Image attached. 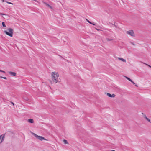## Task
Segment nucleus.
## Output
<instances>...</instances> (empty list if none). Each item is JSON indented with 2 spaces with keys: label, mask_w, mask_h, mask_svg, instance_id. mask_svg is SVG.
Here are the masks:
<instances>
[{
  "label": "nucleus",
  "mask_w": 151,
  "mask_h": 151,
  "mask_svg": "<svg viewBox=\"0 0 151 151\" xmlns=\"http://www.w3.org/2000/svg\"><path fill=\"white\" fill-rule=\"evenodd\" d=\"M0 72H5L4 71L2 70H0Z\"/></svg>",
  "instance_id": "a878e982"
},
{
  "label": "nucleus",
  "mask_w": 151,
  "mask_h": 151,
  "mask_svg": "<svg viewBox=\"0 0 151 151\" xmlns=\"http://www.w3.org/2000/svg\"><path fill=\"white\" fill-rule=\"evenodd\" d=\"M31 133L36 138L39 140L42 141L43 140H46V139L43 137L38 136L37 134L33 133L32 132H31Z\"/></svg>",
  "instance_id": "7ed1b4c3"
},
{
  "label": "nucleus",
  "mask_w": 151,
  "mask_h": 151,
  "mask_svg": "<svg viewBox=\"0 0 151 151\" xmlns=\"http://www.w3.org/2000/svg\"><path fill=\"white\" fill-rule=\"evenodd\" d=\"M28 122L30 123H33V122H34V121H33V119H29L28 120Z\"/></svg>",
  "instance_id": "9d476101"
},
{
  "label": "nucleus",
  "mask_w": 151,
  "mask_h": 151,
  "mask_svg": "<svg viewBox=\"0 0 151 151\" xmlns=\"http://www.w3.org/2000/svg\"><path fill=\"white\" fill-rule=\"evenodd\" d=\"M145 64L147 65H148V66H149V67H150V68H151V66H150V65H147V64Z\"/></svg>",
  "instance_id": "393cba45"
},
{
  "label": "nucleus",
  "mask_w": 151,
  "mask_h": 151,
  "mask_svg": "<svg viewBox=\"0 0 151 151\" xmlns=\"http://www.w3.org/2000/svg\"><path fill=\"white\" fill-rule=\"evenodd\" d=\"M135 86H136V87H138V86H137V84H136V85H135Z\"/></svg>",
  "instance_id": "cd10ccee"
},
{
  "label": "nucleus",
  "mask_w": 151,
  "mask_h": 151,
  "mask_svg": "<svg viewBox=\"0 0 151 151\" xmlns=\"http://www.w3.org/2000/svg\"><path fill=\"white\" fill-rule=\"evenodd\" d=\"M142 114H144L143 113H142Z\"/></svg>",
  "instance_id": "473e14b6"
},
{
  "label": "nucleus",
  "mask_w": 151,
  "mask_h": 151,
  "mask_svg": "<svg viewBox=\"0 0 151 151\" xmlns=\"http://www.w3.org/2000/svg\"><path fill=\"white\" fill-rule=\"evenodd\" d=\"M96 29V30H98V29Z\"/></svg>",
  "instance_id": "7c9ffc66"
},
{
  "label": "nucleus",
  "mask_w": 151,
  "mask_h": 151,
  "mask_svg": "<svg viewBox=\"0 0 151 151\" xmlns=\"http://www.w3.org/2000/svg\"><path fill=\"white\" fill-rule=\"evenodd\" d=\"M2 2H3L5 1H4V0H2Z\"/></svg>",
  "instance_id": "c85d7f7f"
},
{
  "label": "nucleus",
  "mask_w": 151,
  "mask_h": 151,
  "mask_svg": "<svg viewBox=\"0 0 151 151\" xmlns=\"http://www.w3.org/2000/svg\"><path fill=\"white\" fill-rule=\"evenodd\" d=\"M0 15H6V14H3V13H1Z\"/></svg>",
  "instance_id": "4be33fe9"
},
{
  "label": "nucleus",
  "mask_w": 151,
  "mask_h": 151,
  "mask_svg": "<svg viewBox=\"0 0 151 151\" xmlns=\"http://www.w3.org/2000/svg\"><path fill=\"white\" fill-rule=\"evenodd\" d=\"M7 3L13 4L10 2L6 1Z\"/></svg>",
  "instance_id": "aec40b11"
},
{
  "label": "nucleus",
  "mask_w": 151,
  "mask_h": 151,
  "mask_svg": "<svg viewBox=\"0 0 151 151\" xmlns=\"http://www.w3.org/2000/svg\"><path fill=\"white\" fill-rule=\"evenodd\" d=\"M91 24H93V25H96V24L94 23V22H93V23L91 22Z\"/></svg>",
  "instance_id": "412c9836"
},
{
  "label": "nucleus",
  "mask_w": 151,
  "mask_h": 151,
  "mask_svg": "<svg viewBox=\"0 0 151 151\" xmlns=\"http://www.w3.org/2000/svg\"><path fill=\"white\" fill-rule=\"evenodd\" d=\"M130 82H131L132 83V84H134V85L135 84V83L134 82H133L132 80V81H130Z\"/></svg>",
  "instance_id": "6ab92c4d"
},
{
  "label": "nucleus",
  "mask_w": 151,
  "mask_h": 151,
  "mask_svg": "<svg viewBox=\"0 0 151 151\" xmlns=\"http://www.w3.org/2000/svg\"><path fill=\"white\" fill-rule=\"evenodd\" d=\"M45 4L46 6H47L48 7H49L51 9H52V7L50 5L46 3H45Z\"/></svg>",
  "instance_id": "f8f14e48"
},
{
  "label": "nucleus",
  "mask_w": 151,
  "mask_h": 151,
  "mask_svg": "<svg viewBox=\"0 0 151 151\" xmlns=\"http://www.w3.org/2000/svg\"><path fill=\"white\" fill-rule=\"evenodd\" d=\"M132 44L133 45H134V44L132 42Z\"/></svg>",
  "instance_id": "2f4dec72"
},
{
  "label": "nucleus",
  "mask_w": 151,
  "mask_h": 151,
  "mask_svg": "<svg viewBox=\"0 0 151 151\" xmlns=\"http://www.w3.org/2000/svg\"><path fill=\"white\" fill-rule=\"evenodd\" d=\"M12 104L13 105V106H14V104L12 102Z\"/></svg>",
  "instance_id": "bb28decb"
},
{
  "label": "nucleus",
  "mask_w": 151,
  "mask_h": 151,
  "mask_svg": "<svg viewBox=\"0 0 151 151\" xmlns=\"http://www.w3.org/2000/svg\"><path fill=\"white\" fill-rule=\"evenodd\" d=\"M107 95L110 97H114L115 96V94H111L109 93H107Z\"/></svg>",
  "instance_id": "423d86ee"
},
{
  "label": "nucleus",
  "mask_w": 151,
  "mask_h": 151,
  "mask_svg": "<svg viewBox=\"0 0 151 151\" xmlns=\"http://www.w3.org/2000/svg\"><path fill=\"white\" fill-rule=\"evenodd\" d=\"M50 81V83L51 84H52V81H50H50Z\"/></svg>",
  "instance_id": "5701e85b"
},
{
  "label": "nucleus",
  "mask_w": 151,
  "mask_h": 151,
  "mask_svg": "<svg viewBox=\"0 0 151 151\" xmlns=\"http://www.w3.org/2000/svg\"><path fill=\"white\" fill-rule=\"evenodd\" d=\"M126 33L127 34L130 35L134 37L135 36L133 30H130L128 31H127L126 32Z\"/></svg>",
  "instance_id": "20e7f679"
},
{
  "label": "nucleus",
  "mask_w": 151,
  "mask_h": 151,
  "mask_svg": "<svg viewBox=\"0 0 151 151\" xmlns=\"http://www.w3.org/2000/svg\"><path fill=\"white\" fill-rule=\"evenodd\" d=\"M26 101H28V99L27 98H26V99H24Z\"/></svg>",
  "instance_id": "b1692460"
},
{
  "label": "nucleus",
  "mask_w": 151,
  "mask_h": 151,
  "mask_svg": "<svg viewBox=\"0 0 151 151\" xmlns=\"http://www.w3.org/2000/svg\"><path fill=\"white\" fill-rule=\"evenodd\" d=\"M63 142L64 144H69L68 142L66 140L63 139Z\"/></svg>",
  "instance_id": "9b49d317"
},
{
  "label": "nucleus",
  "mask_w": 151,
  "mask_h": 151,
  "mask_svg": "<svg viewBox=\"0 0 151 151\" xmlns=\"http://www.w3.org/2000/svg\"><path fill=\"white\" fill-rule=\"evenodd\" d=\"M144 118L147 120V121H148L149 122H150L151 123V122H150V120L148 118H147L146 116V115H144Z\"/></svg>",
  "instance_id": "6e6552de"
},
{
  "label": "nucleus",
  "mask_w": 151,
  "mask_h": 151,
  "mask_svg": "<svg viewBox=\"0 0 151 151\" xmlns=\"http://www.w3.org/2000/svg\"><path fill=\"white\" fill-rule=\"evenodd\" d=\"M86 20L89 23H90V24H91V22L90 21H89L88 20V19H86Z\"/></svg>",
  "instance_id": "a211bd4d"
},
{
  "label": "nucleus",
  "mask_w": 151,
  "mask_h": 151,
  "mask_svg": "<svg viewBox=\"0 0 151 151\" xmlns=\"http://www.w3.org/2000/svg\"><path fill=\"white\" fill-rule=\"evenodd\" d=\"M106 40H107V41H111V40H113V39H112V38L109 39V38H106Z\"/></svg>",
  "instance_id": "ddd939ff"
},
{
  "label": "nucleus",
  "mask_w": 151,
  "mask_h": 151,
  "mask_svg": "<svg viewBox=\"0 0 151 151\" xmlns=\"http://www.w3.org/2000/svg\"><path fill=\"white\" fill-rule=\"evenodd\" d=\"M51 74L52 77V81L55 82V83L58 82V77H59L58 73H56L55 72H52Z\"/></svg>",
  "instance_id": "f257e3e1"
},
{
  "label": "nucleus",
  "mask_w": 151,
  "mask_h": 151,
  "mask_svg": "<svg viewBox=\"0 0 151 151\" xmlns=\"http://www.w3.org/2000/svg\"><path fill=\"white\" fill-rule=\"evenodd\" d=\"M8 31L6 30H4V32L6 35L10 36L11 37H12L13 36V29L12 28H9L8 29Z\"/></svg>",
  "instance_id": "f03ea898"
},
{
  "label": "nucleus",
  "mask_w": 151,
  "mask_h": 151,
  "mask_svg": "<svg viewBox=\"0 0 151 151\" xmlns=\"http://www.w3.org/2000/svg\"><path fill=\"white\" fill-rule=\"evenodd\" d=\"M9 73L11 75L14 76H15L16 75V73L15 72H9Z\"/></svg>",
  "instance_id": "0eeeda50"
},
{
  "label": "nucleus",
  "mask_w": 151,
  "mask_h": 151,
  "mask_svg": "<svg viewBox=\"0 0 151 151\" xmlns=\"http://www.w3.org/2000/svg\"><path fill=\"white\" fill-rule=\"evenodd\" d=\"M2 24L3 27H6V26L5 24V23L4 22H2Z\"/></svg>",
  "instance_id": "4468645a"
},
{
  "label": "nucleus",
  "mask_w": 151,
  "mask_h": 151,
  "mask_svg": "<svg viewBox=\"0 0 151 151\" xmlns=\"http://www.w3.org/2000/svg\"><path fill=\"white\" fill-rule=\"evenodd\" d=\"M0 78H3L4 79H6V77H2V76H0Z\"/></svg>",
  "instance_id": "dca6fc26"
},
{
  "label": "nucleus",
  "mask_w": 151,
  "mask_h": 151,
  "mask_svg": "<svg viewBox=\"0 0 151 151\" xmlns=\"http://www.w3.org/2000/svg\"><path fill=\"white\" fill-rule=\"evenodd\" d=\"M118 59L122 61V62H126V60L125 59H123V58H118Z\"/></svg>",
  "instance_id": "1a4fd4ad"
},
{
  "label": "nucleus",
  "mask_w": 151,
  "mask_h": 151,
  "mask_svg": "<svg viewBox=\"0 0 151 151\" xmlns=\"http://www.w3.org/2000/svg\"><path fill=\"white\" fill-rule=\"evenodd\" d=\"M4 137L5 134H3L1 135H0V140L1 139V141L0 142V144L4 140Z\"/></svg>",
  "instance_id": "39448f33"
},
{
  "label": "nucleus",
  "mask_w": 151,
  "mask_h": 151,
  "mask_svg": "<svg viewBox=\"0 0 151 151\" xmlns=\"http://www.w3.org/2000/svg\"><path fill=\"white\" fill-rule=\"evenodd\" d=\"M111 151H115V150H111Z\"/></svg>",
  "instance_id": "c756f323"
},
{
  "label": "nucleus",
  "mask_w": 151,
  "mask_h": 151,
  "mask_svg": "<svg viewBox=\"0 0 151 151\" xmlns=\"http://www.w3.org/2000/svg\"><path fill=\"white\" fill-rule=\"evenodd\" d=\"M114 25L115 26V27H116L118 28V27H117V24H116L115 23L114 24Z\"/></svg>",
  "instance_id": "f3484780"
},
{
  "label": "nucleus",
  "mask_w": 151,
  "mask_h": 151,
  "mask_svg": "<svg viewBox=\"0 0 151 151\" xmlns=\"http://www.w3.org/2000/svg\"><path fill=\"white\" fill-rule=\"evenodd\" d=\"M125 77H126V78L127 79H128L129 81H132V80L131 79H130V78H129L128 77H127L125 76Z\"/></svg>",
  "instance_id": "2eb2a0df"
}]
</instances>
